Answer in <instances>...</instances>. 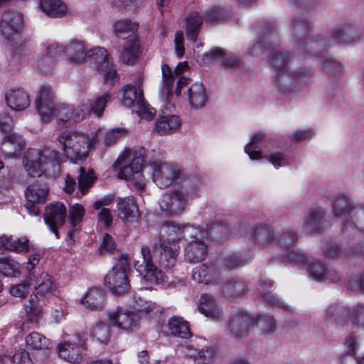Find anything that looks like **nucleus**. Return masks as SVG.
Instances as JSON below:
<instances>
[{"instance_id": "9", "label": "nucleus", "mask_w": 364, "mask_h": 364, "mask_svg": "<svg viewBox=\"0 0 364 364\" xmlns=\"http://www.w3.org/2000/svg\"><path fill=\"white\" fill-rule=\"evenodd\" d=\"M134 83V85L128 84L124 86L122 104L125 107H132L140 117L152 119L156 112L144 101L141 87V80L139 78Z\"/></svg>"}, {"instance_id": "35", "label": "nucleus", "mask_w": 364, "mask_h": 364, "mask_svg": "<svg viewBox=\"0 0 364 364\" xmlns=\"http://www.w3.org/2000/svg\"><path fill=\"white\" fill-rule=\"evenodd\" d=\"M85 215V209L78 203L70 205L68 210L69 221L71 225V230L68 232V239L74 241L73 232L79 230L80 223Z\"/></svg>"}, {"instance_id": "14", "label": "nucleus", "mask_w": 364, "mask_h": 364, "mask_svg": "<svg viewBox=\"0 0 364 364\" xmlns=\"http://www.w3.org/2000/svg\"><path fill=\"white\" fill-rule=\"evenodd\" d=\"M67 217L65 205L60 202L50 203L46 208L44 220L50 230L55 234L57 239L60 237L58 228L64 225Z\"/></svg>"}, {"instance_id": "62", "label": "nucleus", "mask_w": 364, "mask_h": 364, "mask_svg": "<svg viewBox=\"0 0 364 364\" xmlns=\"http://www.w3.org/2000/svg\"><path fill=\"white\" fill-rule=\"evenodd\" d=\"M4 363L10 362L11 364H32L29 353L25 350L20 349L11 358L5 356Z\"/></svg>"}, {"instance_id": "58", "label": "nucleus", "mask_w": 364, "mask_h": 364, "mask_svg": "<svg viewBox=\"0 0 364 364\" xmlns=\"http://www.w3.org/2000/svg\"><path fill=\"white\" fill-rule=\"evenodd\" d=\"M161 70L164 81L161 92H163V95H168L171 92V87L174 82L173 75L171 69L166 64L162 65Z\"/></svg>"}, {"instance_id": "64", "label": "nucleus", "mask_w": 364, "mask_h": 364, "mask_svg": "<svg viewBox=\"0 0 364 364\" xmlns=\"http://www.w3.org/2000/svg\"><path fill=\"white\" fill-rule=\"evenodd\" d=\"M73 109L65 105H55L53 109V114L51 115L55 117L58 121L62 122H68L72 119Z\"/></svg>"}, {"instance_id": "63", "label": "nucleus", "mask_w": 364, "mask_h": 364, "mask_svg": "<svg viewBox=\"0 0 364 364\" xmlns=\"http://www.w3.org/2000/svg\"><path fill=\"white\" fill-rule=\"evenodd\" d=\"M245 264V259L239 253L226 255L223 258V265L228 269H234Z\"/></svg>"}, {"instance_id": "38", "label": "nucleus", "mask_w": 364, "mask_h": 364, "mask_svg": "<svg viewBox=\"0 0 364 364\" xmlns=\"http://www.w3.org/2000/svg\"><path fill=\"white\" fill-rule=\"evenodd\" d=\"M168 330L173 336L187 338L191 335L188 323L183 318L176 316H172L168 323Z\"/></svg>"}, {"instance_id": "25", "label": "nucleus", "mask_w": 364, "mask_h": 364, "mask_svg": "<svg viewBox=\"0 0 364 364\" xmlns=\"http://www.w3.org/2000/svg\"><path fill=\"white\" fill-rule=\"evenodd\" d=\"M7 105L13 110H23L30 105L28 95L21 89H12L5 95Z\"/></svg>"}, {"instance_id": "30", "label": "nucleus", "mask_w": 364, "mask_h": 364, "mask_svg": "<svg viewBox=\"0 0 364 364\" xmlns=\"http://www.w3.org/2000/svg\"><path fill=\"white\" fill-rule=\"evenodd\" d=\"M26 321L30 323L37 325L43 317V309L39 304L36 295H31L30 299L24 304Z\"/></svg>"}, {"instance_id": "15", "label": "nucleus", "mask_w": 364, "mask_h": 364, "mask_svg": "<svg viewBox=\"0 0 364 364\" xmlns=\"http://www.w3.org/2000/svg\"><path fill=\"white\" fill-rule=\"evenodd\" d=\"M152 175L156 186L160 188H165L181 177V173L176 166L160 163L155 165Z\"/></svg>"}, {"instance_id": "24", "label": "nucleus", "mask_w": 364, "mask_h": 364, "mask_svg": "<svg viewBox=\"0 0 364 364\" xmlns=\"http://www.w3.org/2000/svg\"><path fill=\"white\" fill-rule=\"evenodd\" d=\"M326 222L325 211L321 207L311 209L309 214L305 218L302 228L306 232L313 233L323 228Z\"/></svg>"}, {"instance_id": "11", "label": "nucleus", "mask_w": 364, "mask_h": 364, "mask_svg": "<svg viewBox=\"0 0 364 364\" xmlns=\"http://www.w3.org/2000/svg\"><path fill=\"white\" fill-rule=\"evenodd\" d=\"M332 205L334 216L342 218L344 222V230L347 231L348 226H351L348 224L350 219L355 226L364 230V209L362 207L353 205L345 197L335 200Z\"/></svg>"}, {"instance_id": "36", "label": "nucleus", "mask_w": 364, "mask_h": 364, "mask_svg": "<svg viewBox=\"0 0 364 364\" xmlns=\"http://www.w3.org/2000/svg\"><path fill=\"white\" fill-rule=\"evenodd\" d=\"M104 293L99 289H91L82 298L81 303L87 308L93 311H100L104 307Z\"/></svg>"}, {"instance_id": "31", "label": "nucleus", "mask_w": 364, "mask_h": 364, "mask_svg": "<svg viewBox=\"0 0 364 364\" xmlns=\"http://www.w3.org/2000/svg\"><path fill=\"white\" fill-rule=\"evenodd\" d=\"M248 283L241 278H231L223 285L222 291L227 297L243 295L248 290Z\"/></svg>"}, {"instance_id": "1", "label": "nucleus", "mask_w": 364, "mask_h": 364, "mask_svg": "<svg viewBox=\"0 0 364 364\" xmlns=\"http://www.w3.org/2000/svg\"><path fill=\"white\" fill-rule=\"evenodd\" d=\"M179 246L176 242L154 244L153 253L149 247L141 248L142 261L134 264L136 270L151 284H161L165 281L164 273L158 269L156 264L164 269H171L176 262Z\"/></svg>"}, {"instance_id": "3", "label": "nucleus", "mask_w": 364, "mask_h": 364, "mask_svg": "<svg viewBox=\"0 0 364 364\" xmlns=\"http://www.w3.org/2000/svg\"><path fill=\"white\" fill-rule=\"evenodd\" d=\"M200 182L195 176L185 178L178 188L165 193L159 201L160 209L166 215L176 216L185 210L187 203L196 196Z\"/></svg>"}, {"instance_id": "41", "label": "nucleus", "mask_w": 364, "mask_h": 364, "mask_svg": "<svg viewBox=\"0 0 364 364\" xmlns=\"http://www.w3.org/2000/svg\"><path fill=\"white\" fill-rule=\"evenodd\" d=\"M346 353L341 359V364H364V356L355 358L354 355L358 348V343L355 337L348 336L345 341Z\"/></svg>"}, {"instance_id": "19", "label": "nucleus", "mask_w": 364, "mask_h": 364, "mask_svg": "<svg viewBox=\"0 0 364 364\" xmlns=\"http://www.w3.org/2000/svg\"><path fill=\"white\" fill-rule=\"evenodd\" d=\"M39 263V255L34 254L29 257L28 262L26 264V269L28 272V275L26 279L21 284L14 286L10 293L11 295L18 298L25 297L30 291L31 287L33 284V273L32 270Z\"/></svg>"}, {"instance_id": "37", "label": "nucleus", "mask_w": 364, "mask_h": 364, "mask_svg": "<svg viewBox=\"0 0 364 364\" xmlns=\"http://www.w3.org/2000/svg\"><path fill=\"white\" fill-rule=\"evenodd\" d=\"M41 11L50 17H61L67 12V6L60 0H41Z\"/></svg>"}, {"instance_id": "28", "label": "nucleus", "mask_w": 364, "mask_h": 364, "mask_svg": "<svg viewBox=\"0 0 364 364\" xmlns=\"http://www.w3.org/2000/svg\"><path fill=\"white\" fill-rule=\"evenodd\" d=\"M33 276V284L37 294L46 296L51 294L55 289L52 277L46 272H42L38 276L35 272Z\"/></svg>"}, {"instance_id": "52", "label": "nucleus", "mask_w": 364, "mask_h": 364, "mask_svg": "<svg viewBox=\"0 0 364 364\" xmlns=\"http://www.w3.org/2000/svg\"><path fill=\"white\" fill-rule=\"evenodd\" d=\"M264 136L265 134L263 132H259L251 136L250 143L245 148V151L251 159H259L262 157L261 152L255 149L256 146L255 144L262 141Z\"/></svg>"}, {"instance_id": "6", "label": "nucleus", "mask_w": 364, "mask_h": 364, "mask_svg": "<svg viewBox=\"0 0 364 364\" xmlns=\"http://www.w3.org/2000/svg\"><path fill=\"white\" fill-rule=\"evenodd\" d=\"M65 156L75 164L86 159L89 150L97 144L94 136L80 132L65 131L58 137Z\"/></svg>"}, {"instance_id": "44", "label": "nucleus", "mask_w": 364, "mask_h": 364, "mask_svg": "<svg viewBox=\"0 0 364 364\" xmlns=\"http://www.w3.org/2000/svg\"><path fill=\"white\" fill-rule=\"evenodd\" d=\"M126 134V130L122 128H116L104 132L102 130L99 129L94 137L97 140V143L100 140H103L105 146H108L114 144L119 139Z\"/></svg>"}, {"instance_id": "39", "label": "nucleus", "mask_w": 364, "mask_h": 364, "mask_svg": "<svg viewBox=\"0 0 364 364\" xmlns=\"http://www.w3.org/2000/svg\"><path fill=\"white\" fill-rule=\"evenodd\" d=\"M255 326L260 334H271L277 330V321L269 315H258L252 316Z\"/></svg>"}, {"instance_id": "53", "label": "nucleus", "mask_w": 364, "mask_h": 364, "mask_svg": "<svg viewBox=\"0 0 364 364\" xmlns=\"http://www.w3.org/2000/svg\"><path fill=\"white\" fill-rule=\"evenodd\" d=\"M230 16V12L224 8L214 6L208 9L205 14V21L207 23H216Z\"/></svg>"}, {"instance_id": "48", "label": "nucleus", "mask_w": 364, "mask_h": 364, "mask_svg": "<svg viewBox=\"0 0 364 364\" xmlns=\"http://www.w3.org/2000/svg\"><path fill=\"white\" fill-rule=\"evenodd\" d=\"M25 341L27 346L34 350H47L51 346L49 339L38 332L31 333Z\"/></svg>"}, {"instance_id": "50", "label": "nucleus", "mask_w": 364, "mask_h": 364, "mask_svg": "<svg viewBox=\"0 0 364 364\" xmlns=\"http://www.w3.org/2000/svg\"><path fill=\"white\" fill-rule=\"evenodd\" d=\"M290 61V55L289 52L277 51L274 48L269 53V62L270 65L277 69L285 68L288 67Z\"/></svg>"}, {"instance_id": "43", "label": "nucleus", "mask_w": 364, "mask_h": 364, "mask_svg": "<svg viewBox=\"0 0 364 364\" xmlns=\"http://www.w3.org/2000/svg\"><path fill=\"white\" fill-rule=\"evenodd\" d=\"M202 22V18L198 12H193L186 18V34L190 40L196 41Z\"/></svg>"}, {"instance_id": "51", "label": "nucleus", "mask_w": 364, "mask_h": 364, "mask_svg": "<svg viewBox=\"0 0 364 364\" xmlns=\"http://www.w3.org/2000/svg\"><path fill=\"white\" fill-rule=\"evenodd\" d=\"M207 231L212 240H223L232 232V228L224 223H215Z\"/></svg>"}, {"instance_id": "20", "label": "nucleus", "mask_w": 364, "mask_h": 364, "mask_svg": "<svg viewBox=\"0 0 364 364\" xmlns=\"http://www.w3.org/2000/svg\"><path fill=\"white\" fill-rule=\"evenodd\" d=\"M196 350L198 351L194 356L195 364H213L218 353V347L215 344H208L203 338H199L196 343Z\"/></svg>"}, {"instance_id": "42", "label": "nucleus", "mask_w": 364, "mask_h": 364, "mask_svg": "<svg viewBox=\"0 0 364 364\" xmlns=\"http://www.w3.org/2000/svg\"><path fill=\"white\" fill-rule=\"evenodd\" d=\"M69 59L75 63H81L87 58L88 51L85 50L82 42L73 41L70 43L65 50Z\"/></svg>"}, {"instance_id": "34", "label": "nucleus", "mask_w": 364, "mask_h": 364, "mask_svg": "<svg viewBox=\"0 0 364 364\" xmlns=\"http://www.w3.org/2000/svg\"><path fill=\"white\" fill-rule=\"evenodd\" d=\"M139 43L136 37L129 36L121 52V59L124 63H134L139 56Z\"/></svg>"}, {"instance_id": "54", "label": "nucleus", "mask_w": 364, "mask_h": 364, "mask_svg": "<svg viewBox=\"0 0 364 364\" xmlns=\"http://www.w3.org/2000/svg\"><path fill=\"white\" fill-rule=\"evenodd\" d=\"M274 27L272 23H268L267 27L262 31V39L255 43L251 50L252 55H259L264 50H268L269 48H265L264 44L269 42L268 34L274 32Z\"/></svg>"}, {"instance_id": "8", "label": "nucleus", "mask_w": 364, "mask_h": 364, "mask_svg": "<svg viewBox=\"0 0 364 364\" xmlns=\"http://www.w3.org/2000/svg\"><path fill=\"white\" fill-rule=\"evenodd\" d=\"M183 233L188 237L186 239L188 244L185 248V259L189 263L204 260L208 253V231L198 228H187Z\"/></svg>"}, {"instance_id": "46", "label": "nucleus", "mask_w": 364, "mask_h": 364, "mask_svg": "<svg viewBox=\"0 0 364 364\" xmlns=\"http://www.w3.org/2000/svg\"><path fill=\"white\" fill-rule=\"evenodd\" d=\"M348 317V311L338 309L336 306H331L326 311V321L329 324L343 325Z\"/></svg>"}, {"instance_id": "32", "label": "nucleus", "mask_w": 364, "mask_h": 364, "mask_svg": "<svg viewBox=\"0 0 364 364\" xmlns=\"http://www.w3.org/2000/svg\"><path fill=\"white\" fill-rule=\"evenodd\" d=\"M49 188L43 183H33L25 191L27 200L31 203H45L48 200Z\"/></svg>"}, {"instance_id": "12", "label": "nucleus", "mask_w": 364, "mask_h": 364, "mask_svg": "<svg viewBox=\"0 0 364 364\" xmlns=\"http://www.w3.org/2000/svg\"><path fill=\"white\" fill-rule=\"evenodd\" d=\"M289 261L299 267L306 268L311 277L315 280H322L327 277V269L321 262L314 258H309L303 252L292 251L288 255Z\"/></svg>"}, {"instance_id": "49", "label": "nucleus", "mask_w": 364, "mask_h": 364, "mask_svg": "<svg viewBox=\"0 0 364 364\" xmlns=\"http://www.w3.org/2000/svg\"><path fill=\"white\" fill-rule=\"evenodd\" d=\"M80 348L70 343H64L58 346L59 355L70 363L77 362L80 359Z\"/></svg>"}, {"instance_id": "17", "label": "nucleus", "mask_w": 364, "mask_h": 364, "mask_svg": "<svg viewBox=\"0 0 364 364\" xmlns=\"http://www.w3.org/2000/svg\"><path fill=\"white\" fill-rule=\"evenodd\" d=\"M307 70L299 68L296 70H290L289 67L277 70V85L283 92H294L296 90V81L299 78L306 75Z\"/></svg>"}, {"instance_id": "33", "label": "nucleus", "mask_w": 364, "mask_h": 364, "mask_svg": "<svg viewBox=\"0 0 364 364\" xmlns=\"http://www.w3.org/2000/svg\"><path fill=\"white\" fill-rule=\"evenodd\" d=\"M181 125L179 117L176 115L161 117L156 124L155 132L159 135L169 134L176 131Z\"/></svg>"}, {"instance_id": "2", "label": "nucleus", "mask_w": 364, "mask_h": 364, "mask_svg": "<svg viewBox=\"0 0 364 364\" xmlns=\"http://www.w3.org/2000/svg\"><path fill=\"white\" fill-rule=\"evenodd\" d=\"M63 161L62 154L57 150L50 148L30 149L25 153L23 164L31 177H39L43 174L48 177H56L60 174V165Z\"/></svg>"}, {"instance_id": "16", "label": "nucleus", "mask_w": 364, "mask_h": 364, "mask_svg": "<svg viewBox=\"0 0 364 364\" xmlns=\"http://www.w3.org/2000/svg\"><path fill=\"white\" fill-rule=\"evenodd\" d=\"M55 105L51 87L47 85L42 86L36 100V107L43 121L50 120Z\"/></svg>"}, {"instance_id": "27", "label": "nucleus", "mask_w": 364, "mask_h": 364, "mask_svg": "<svg viewBox=\"0 0 364 364\" xmlns=\"http://www.w3.org/2000/svg\"><path fill=\"white\" fill-rule=\"evenodd\" d=\"M330 35L338 44H350L357 41L356 30L349 24L339 25L333 28Z\"/></svg>"}, {"instance_id": "4", "label": "nucleus", "mask_w": 364, "mask_h": 364, "mask_svg": "<svg viewBox=\"0 0 364 364\" xmlns=\"http://www.w3.org/2000/svg\"><path fill=\"white\" fill-rule=\"evenodd\" d=\"M310 28L309 23L302 16L294 18L291 41L296 46V55H302L304 58L319 53L330 46L328 42L319 35L308 36Z\"/></svg>"}, {"instance_id": "13", "label": "nucleus", "mask_w": 364, "mask_h": 364, "mask_svg": "<svg viewBox=\"0 0 364 364\" xmlns=\"http://www.w3.org/2000/svg\"><path fill=\"white\" fill-rule=\"evenodd\" d=\"M141 316L134 311L118 309L108 314V320L111 325L127 331L138 329Z\"/></svg>"}, {"instance_id": "22", "label": "nucleus", "mask_w": 364, "mask_h": 364, "mask_svg": "<svg viewBox=\"0 0 364 364\" xmlns=\"http://www.w3.org/2000/svg\"><path fill=\"white\" fill-rule=\"evenodd\" d=\"M25 141L21 135L11 134L5 136L1 144L0 151L6 158H14L23 151Z\"/></svg>"}, {"instance_id": "26", "label": "nucleus", "mask_w": 364, "mask_h": 364, "mask_svg": "<svg viewBox=\"0 0 364 364\" xmlns=\"http://www.w3.org/2000/svg\"><path fill=\"white\" fill-rule=\"evenodd\" d=\"M188 100L191 107L199 109L203 107L208 100V96L202 82H195L188 90Z\"/></svg>"}, {"instance_id": "61", "label": "nucleus", "mask_w": 364, "mask_h": 364, "mask_svg": "<svg viewBox=\"0 0 364 364\" xmlns=\"http://www.w3.org/2000/svg\"><path fill=\"white\" fill-rule=\"evenodd\" d=\"M115 32L118 36L125 33H134L138 29V24L129 20H121L114 26Z\"/></svg>"}, {"instance_id": "21", "label": "nucleus", "mask_w": 364, "mask_h": 364, "mask_svg": "<svg viewBox=\"0 0 364 364\" xmlns=\"http://www.w3.org/2000/svg\"><path fill=\"white\" fill-rule=\"evenodd\" d=\"M117 207L119 216L124 222H136L140 217L139 207L132 196L118 198Z\"/></svg>"}, {"instance_id": "23", "label": "nucleus", "mask_w": 364, "mask_h": 364, "mask_svg": "<svg viewBox=\"0 0 364 364\" xmlns=\"http://www.w3.org/2000/svg\"><path fill=\"white\" fill-rule=\"evenodd\" d=\"M192 278L195 282L204 284L217 285L221 280L220 274L216 272L215 267L205 264L196 267L192 271Z\"/></svg>"}, {"instance_id": "29", "label": "nucleus", "mask_w": 364, "mask_h": 364, "mask_svg": "<svg viewBox=\"0 0 364 364\" xmlns=\"http://www.w3.org/2000/svg\"><path fill=\"white\" fill-rule=\"evenodd\" d=\"M198 309L200 312L207 317L218 318L223 315L215 299L208 294H203L200 296Z\"/></svg>"}, {"instance_id": "7", "label": "nucleus", "mask_w": 364, "mask_h": 364, "mask_svg": "<svg viewBox=\"0 0 364 364\" xmlns=\"http://www.w3.org/2000/svg\"><path fill=\"white\" fill-rule=\"evenodd\" d=\"M23 25V14L15 11L5 12L0 22L1 33L9 41V46L15 55H27L30 51L25 41L19 36Z\"/></svg>"}, {"instance_id": "18", "label": "nucleus", "mask_w": 364, "mask_h": 364, "mask_svg": "<svg viewBox=\"0 0 364 364\" xmlns=\"http://www.w3.org/2000/svg\"><path fill=\"white\" fill-rule=\"evenodd\" d=\"M254 320L252 316L245 312L240 311L231 318L228 330L232 336L242 338L249 335L250 328L253 326Z\"/></svg>"}, {"instance_id": "59", "label": "nucleus", "mask_w": 364, "mask_h": 364, "mask_svg": "<svg viewBox=\"0 0 364 364\" xmlns=\"http://www.w3.org/2000/svg\"><path fill=\"white\" fill-rule=\"evenodd\" d=\"M18 268L19 264L14 260L9 258L0 259V272L3 275L6 277L14 276Z\"/></svg>"}, {"instance_id": "56", "label": "nucleus", "mask_w": 364, "mask_h": 364, "mask_svg": "<svg viewBox=\"0 0 364 364\" xmlns=\"http://www.w3.org/2000/svg\"><path fill=\"white\" fill-rule=\"evenodd\" d=\"M78 177V187L82 195H85L88 189L92 186L95 177L92 171L86 172L83 167L80 168Z\"/></svg>"}, {"instance_id": "45", "label": "nucleus", "mask_w": 364, "mask_h": 364, "mask_svg": "<svg viewBox=\"0 0 364 364\" xmlns=\"http://www.w3.org/2000/svg\"><path fill=\"white\" fill-rule=\"evenodd\" d=\"M187 228L194 227L189 225H178L172 222L165 224L162 228V231L169 237L166 242H176V239L186 240L188 237L184 235L183 232Z\"/></svg>"}, {"instance_id": "60", "label": "nucleus", "mask_w": 364, "mask_h": 364, "mask_svg": "<svg viewBox=\"0 0 364 364\" xmlns=\"http://www.w3.org/2000/svg\"><path fill=\"white\" fill-rule=\"evenodd\" d=\"M91 336L96 338L100 343H105L109 337V328L102 322H98L92 328L90 332Z\"/></svg>"}, {"instance_id": "55", "label": "nucleus", "mask_w": 364, "mask_h": 364, "mask_svg": "<svg viewBox=\"0 0 364 364\" xmlns=\"http://www.w3.org/2000/svg\"><path fill=\"white\" fill-rule=\"evenodd\" d=\"M297 239L298 237L296 232L291 231L284 232L278 237V243L279 245L286 248V250L289 251L286 255V257L288 260L289 258L287 255L291 252L294 251V250H291V249L296 246Z\"/></svg>"}, {"instance_id": "40", "label": "nucleus", "mask_w": 364, "mask_h": 364, "mask_svg": "<svg viewBox=\"0 0 364 364\" xmlns=\"http://www.w3.org/2000/svg\"><path fill=\"white\" fill-rule=\"evenodd\" d=\"M87 59L90 60L95 64L96 69L100 71L106 70L109 66L107 51L102 47L88 50Z\"/></svg>"}, {"instance_id": "5", "label": "nucleus", "mask_w": 364, "mask_h": 364, "mask_svg": "<svg viewBox=\"0 0 364 364\" xmlns=\"http://www.w3.org/2000/svg\"><path fill=\"white\" fill-rule=\"evenodd\" d=\"M145 150L142 147L134 149H127L119 156L114 166L119 169V177L130 179L132 186L138 191H141L145 187V182L140 171L143 167Z\"/></svg>"}, {"instance_id": "57", "label": "nucleus", "mask_w": 364, "mask_h": 364, "mask_svg": "<svg viewBox=\"0 0 364 364\" xmlns=\"http://www.w3.org/2000/svg\"><path fill=\"white\" fill-rule=\"evenodd\" d=\"M91 113V103L89 100L82 101L75 109H73L72 119L80 122Z\"/></svg>"}, {"instance_id": "10", "label": "nucleus", "mask_w": 364, "mask_h": 364, "mask_svg": "<svg viewBox=\"0 0 364 364\" xmlns=\"http://www.w3.org/2000/svg\"><path fill=\"white\" fill-rule=\"evenodd\" d=\"M129 269L128 257L122 255L118 262L105 277V284L115 295L125 294L129 289L127 271Z\"/></svg>"}, {"instance_id": "47", "label": "nucleus", "mask_w": 364, "mask_h": 364, "mask_svg": "<svg viewBox=\"0 0 364 364\" xmlns=\"http://www.w3.org/2000/svg\"><path fill=\"white\" fill-rule=\"evenodd\" d=\"M255 242L265 247L269 245L275 239V234L272 229L267 226H260L255 228L253 234Z\"/></svg>"}]
</instances>
